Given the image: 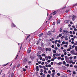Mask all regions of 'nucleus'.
Returning a JSON list of instances; mask_svg holds the SVG:
<instances>
[{"mask_svg": "<svg viewBox=\"0 0 77 77\" xmlns=\"http://www.w3.org/2000/svg\"><path fill=\"white\" fill-rule=\"evenodd\" d=\"M73 74H74V75L75 74H76L75 72L73 71Z\"/></svg>", "mask_w": 77, "mask_h": 77, "instance_id": "de8ad7c7", "label": "nucleus"}, {"mask_svg": "<svg viewBox=\"0 0 77 77\" xmlns=\"http://www.w3.org/2000/svg\"><path fill=\"white\" fill-rule=\"evenodd\" d=\"M14 75V73H12L11 75V77H13Z\"/></svg>", "mask_w": 77, "mask_h": 77, "instance_id": "c85d7f7f", "label": "nucleus"}, {"mask_svg": "<svg viewBox=\"0 0 77 77\" xmlns=\"http://www.w3.org/2000/svg\"><path fill=\"white\" fill-rule=\"evenodd\" d=\"M60 20H58L57 22V24H60Z\"/></svg>", "mask_w": 77, "mask_h": 77, "instance_id": "f8f14e48", "label": "nucleus"}, {"mask_svg": "<svg viewBox=\"0 0 77 77\" xmlns=\"http://www.w3.org/2000/svg\"><path fill=\"white\" fill-rule=\"evenodd\" d=\"M75 68L77 69V66H74Z\"/></svg>", "mask_w": 77, "mask_h": 77, "instance_id": "6e6d98bb", "label": "nucleus"}, {"mask_svg": "<svg viewBox=\"0 0 77 77\" xmlns=\"http://www.w3.org/2000/svg\"><path fill=\"white\" fill-rule=\"evenodd\" d=\"M31 50H32V48L31 47H29L28 49V53H30V51H31Z\"/></svg>", "mask_w": 77, "mask_h": 77, "instance_id": "7ed1b4c3", "label": "nucleus"}, {"mask_svg": "<svg viewBox=\"0 0 77 77\" xmlns=\"http://www.w3.org/2000/svg\"><path fill=\"white\" fill-rule=\"evenodd\" d=\"M55 24H56V23L55 22H54L52 25H55Z\"/></svg>", "mask_w": 77, "mask_h": 77, "instance_id": "bf43d9fd", "label": "nucleus"}, {"mask_svg": "<svg viewBox=\"0 0 77 77\" xmlns=\"http://www.w3.org/2000/svg\"><path fill=\"white\" fill-rule=\"evenodd\" d=\"M60 32H62V28H60Z\"/></svg>", "mask_w": 77, "mask_h": 77, "instance_id": "aec40b11", "label": "nucleus"}, {"mask_svg": "<svg viewBox=\"0 0 77 77\" xmlns=\"http://www.w3.org/2000/svg\"><path fill=\"white\" fill-rule=\"evenodd\" d=\"M70 53L72 54H74V55L75 52V51H74L72 50V51H71Z\"/></svg>", "mask_w": 77, "mask_h": 77, "instance_id": "39448f33", "label": "nucleus"}, {"mask_svg": "<svg viewBox=\"0 0 77 77\" xmlns=\"http://www.w3.org/2000/svg\"><path fill=\"white\" fill-rule=\"evenodd\" d=\"M58 36L59 38H60L62 36V34H59L58 35Z\"/></svg>", "mask_w": 77, "mask_h": 77, "instance_id": "7c9ffc66", "label": "nucleus"}, {"mask_svg": "<svg viewBox=\"0 0 77 77\" xmlns=\"http://www.w3.org/2000/svg\"><path fill=\"white\" fill-rule=\"evenodd\" d=\"M45 59H46V60H48V56H46L45 57Z\"/></svg>", "mask_w": 77, "mask_h": 77, "instance_id": "dca6fc26", "label": "nucleus"}, {"mask_svg": "<svg viewBox=\"0 0 77 77\" xmlns=\"http://www.w3.org/2000/svg\"><path fill=\"white\" fill-rule=\"evenodd\" d=\"M27 58H26L24 59L23 60V62H27Z\"/></svg>", "mask_w": 77, "mask_h": 77, "instance_id": "1a4fd4ad", "label": "nucleus"}, {"mask_svg": "<svg viewBox=\"0 0 77 77\" xmlns=\"http://www.w3.org/2000/svg\"><path fill=\"white\" fill-rule=\"evenodd\" d=\"M47 34L48 35H51V32H48Z\"/></svg>", "mask_w": 77, "mask_h": 77, "instance_id": "4be33fe9", "label": "nucleus"}, {"mask_svg": "<svg viewBox=\"0 0 77 77\" xmlns=\"http://www.w3.org/2000/svg\"><path fill=\"white\" fill-rule=\"evenodd\" d=\"M53 52L54 53H56V51L55 50H54L53 51Z\"/></svg>", "mask_w": 77, "mask_h": 77, "instance_id": "b1692460", "label": "nucleus"}, {"mask_svg": "<svg viewBox=\"0 0 77 77\" xmlns=\"http://www.w3.org/2000/svg\"><path fill=\"white\" fill-rule=\"evenodd\" d=\"M61 60H64V58H63V57L61 59Z\"/></svg>", "mask_w": 77, "mask_h": 77, "instance_id": "e2e57ef3", "label": "nucleus"}, {"mask_svg": "<svg viewBox=\"0 0 77 77\" xmlns=\"http://www.w3.org/2000/svg\"><path fill=\"white\" fill-rule=\"evenodd\" d=\"M38 66L39 67V68H42V66L41 65H39Z\"/></svg>", "mask_w": 77, "mask_h": 77, "instance_id": "4d7b16f0", "label": "nucleus"}, {"mask_svg": "<svg viewBox=\"0 0 77 77\" xmlns=\"http://www.w3.org/2000/svg\"><path fill=\"white\" fill-rule=\"evenodd\" d=\"M75 50L76 51H77V46L75 47Z\"/></svg>", "mask_w": 77, "mask_h": 77, "instance_id": "5fc2aeb1", "label": "nucleus"}, {"mask_svg": "<svg viewBox=\"0 0 77 77\" xmlns=\"http://www.w3.org/2000/svg\"><path fill=\"white\" fill-rule=\"evenodd\" d=\"M54 58H52L51 60V61H54Z\"/></svg>", "mask_w": 77, "mask_h": 77, "instance_id": "0e129e2a", "label": "nucleus"}, {"mask_svg": "<svg viewBox=\"0 0 77 77\" xmlns=\"http://www.w3.org/2000/svg\"><path fill=\"white\" fill-rule=\"evenodd\" d=\"M67 55L68 56H71V54H67Z\"/></svg>", "mask_w": 77, "mask_h": 77, "instance_id": "052dcab7", "label": "nucleus"}, {"mask_svg": "<svg viewBox=\"0 0 77 77\" xmlns=\"http://www.w3.org/2000/svg\"><path fill=\"white\" fill-rule=\"evenodd\" d=\"M64 55H65V56H66V54H67V53H66V52H65L64 53Z\"/></svg>", "mask_w": 77, "mask_h": 77, "instance_id": "864d4df0", "label": "nucleus"}, {"mask_svg": "<svg viewBox=\"0 0 77 77\" xmlns=\"http://www.w3.org/2000/svg\"><path fill=\"white\" fill-rule=\"evenodd\" d=\"M76 58H77V57H76V56H75L74 57L73 59H76Z\"/></svg>", "mask_w": 77, "mask_h": 77, "instance_id": "37998d69", "label": "nucleus"}, {"mask_svg": "<svg viewBox=\"0 0 77 77\" xmlns=\"http://www.w3.org/2000/svg\"><path fill=\"white\" fill-rule=\"evenodd\" d=\"M23 71H26V69H25V68H23Z\"/></svg>", "mask_w": 77, "mask_h": 77, "instance_id": "f704fd0d", "label": "nucleus"}, {"mask_svg": "<svg viewBox=\"0 0 77 77\" xmlns=\"http://www.w3.org/2000/svg\"><path fill=\"white\" fill-rule=\"evenodd\" d=\"M30 36V35H29L28 36H27L26 37V39H28V38H29Z\"/></svg>", "mask_w": 77, "mask_h": 77, "instance_id": "2f4dec72", "label": "nucleus"}, {"mask_svg": "<svg viewBox=\"0 0 77 77\" xmlns=\"http://www.w3.org/2000/svg\"><path fill=\"white\" fill-rule=\"evenodd\" d=\"M66 37L65 38V40H66V41H67V40H68V38H67L68 36H66Z\"/></svg>", "mask_w": 77, "mask_h": 77, "instance_id": "cd10ccee", "label": "nucleus"}, {"mask_svg": "<svg viewBox=\"0 0 77 77\" xmlns=\"http://www.w3.org/2000/svg\"><path fill=\"white\" fill-rule=\"evenodd\" d=\"M56 56H60V54H57H57H56Z\"/></svg>", "mask_w": 77, "mask_h": 77, "instance_id": "e433bc0d", "label": "nucleus"}, {"mask_svg": "<svg viewBox=\"0 0 77 77\" xmlns=\"http://www.w3.org/2000/svg\"><path fill=\"white\" fill-rule=\"evenodd\" d=\"M65 42L64 41H63L62 42V44H65Z\"/></svg>", "mask_w": 77, "mask_h": 77, "instance_id": "338daca9", "label": "nucleus"}, {"mask_svg": "<svg viewBox=\"0 0 77 77\" xmlns=\"http://www.w3.org/2000/svg\"><path fill=\"white\" fill-rule=\"evenodd\" d=\"M42 77H45V74H43L42 76Z\"/></svg>", "mask_w": 77, "mask_h": 77, "instance_id": "5701e85b", "label": "nucleus"}, {"mask_svg": "<svg viewBox=\"0 0 77 77\" xmlns=\"http://www.w3.org/2000/svg\"><path fill=\"white\" fill-rule=\"evenodd\" d=\"M48 66L50 68V67H51V65L49 64V65H48Z\"/></svg>", "mask_w": 77, "mask_h": 77, "instance_id": "13d9d810", "label": "nucleus"}, {"mask_svg": "<svg viewBox=\"0 0 77 77\" xmlns=\"http://www.w3.org/2000/svg\"><path fill=\"white\" fill-rule=\"evenodd\" d=\"M52 48H54V45H52L51 46Z\"/></svg>", "mask_w": 77, "mask_h": 77, "instance_id": "603ef678", "label": "nucleus"}, {"mask_svg": "<svg viewBox=\"0 0 77 77\" xmlns=\"http://www.w3.org/2000/svg\"><path fill=\"white\" fill-rule=\"evenodd\" d=\"M46 51H51V48H46L45 49Z\"/></svg>", "mask_w": 77, "mask_h": 77, "instance_id": "20e7f679", "label": "nucleus"}, {"mask_svg": "<svg viewBox=\"0 0 77 77\" xmlns=\"http://www.w3.org/2000/svg\"><path fill=\"white\" fill-rule=\"evenodd\" d=\"M55 50H57L58 49V48H57V47H55Z\"/></svg>", "mask_w": 77, "mask_h": 77, "instance_id": "58836bf2", "label": "nucleus"}, {"mask_svg": "<svg viewBox=\"0 0 77 77\" xmlns=\"http://www.w3.org/2000/svg\"><path fill=\"white\" fill-rule=\"evenodd\" d=\"M69 22V20H65L64 21L65 23H68Z\"/></svg>", "mask_w": 77, "mask_h": 77, "instance_id": "423d86ee", "label": "nucleus"}, {"mask_svg": "<svg viewBox=\"0 0 77 77\" xmlns=\"http://www.w3.org/2000/svg\"><path fill=\"white\" fill-rule=\"evenodd\" d=\"M10 72H11V70H10L8 72V74H9Z\"/></svg>", "mask_w": 77, "mask_h": 77, "instance_id": "09e8293b", "label": "nucleus"}, {"mask_svg": "<svg viewBox=\"0 0 77 77\" xmlns=\"http://www.w3.org/2000/svg\"><path fill=\"white\" fill-rule=\"evenodd\" d=\"M52 72H55V70L53 69V70H52Z\"/></svg>", "mask_w": 77, "mask_h": 77, "instance_id": "774afa93", "label": "nucleus"}, {"mask_svg": "<svg viewBox=\"0 0 77 77\" xmlns=\"http://www.w3.org/2000/svg\"><path fill=\"white\" fill-rule=\"evenodd\" d=\"M55 74V73H53L51 74V75L52 76V77H54V75Z\"/></svg>", "mask_w": 77, "mask_h": 77, "instance_id": "a211bd4d", "label": "nucleus"}, {"mask_svg": "<svg viewBox=\"0 0 77 77\" xmlns=\"http://www.w3.org/2000/svg\"><path fill=\"white\" fill-rule=\"evenodd\" d=\"M36 71H38L39 70V67L38 66H37L36 67Z\"/></svg>", "mask_w": 77, "mask_h": 77, "instance_id": "6e6552de", "label": "nucleus"}, {"mask_svg": "<svg viewBox=\"0 0 77 77\" xmlns=\"http://www.w3.org/2000/svg\"><path fill=\"white\" fill-rule=\"evenodd\" d=\"M42 56H44V57H45V54H42Z\"/></svg>", "mask_w": 77, "mask_h": 77, "instance_id": "72a5a7b5", "label": "nucleus"}, {"mask_svg": "<svg viewBox=\"0 0 77 77\" xmlns=\"http://www.w3.org/2000/svg\"><path fill=\"white\" fill-rule=\"evenodd\" d=\"M67 51H70V49H69V48H68L67 49Z\"/></svg>", "mask_w": 77, "mask_h": 77, "instance_id": "4c0bfd02", "label": "nucleus"}, {"mask_svg": "<svg viewBox=\"0 0 77 77\" xmlns=\"http://www.w3.org/2000/svg\"><path fill=\"white\" fill-rule=\"evenodd\" d=\"M47 62H48V63H50V62H51V60H48Z\"/></svg>", "mask_w": 77, "mask_h": 77, "instance_id": "a19ab883", "label": "nucleus"}, {"mask_svg": "<svg viewBox=\"0 0 77 77\" xmlns=\"http://www.w3.org/2000/svg\"><path fill=\"white\" fill-rule=\"evenodd\" d=\"M6 75H5V74H4L2 76V77H5Z\"/></svg>", "mask_w": 77, "mask_h": 77, "instance_id": "69168bd1", "label": "nucleus"}, {"mask_svg": "<svg viewBox=\"0 0 77 77\" xmlns=\"http://www.w3.org/2000/svg\"><path fill=\"white\" fill-rule=\"evenodd\" d=\"M42 60V61H45V58H43Z\"/></svg>", "mask_w": 77, "mask_h": 77, "instance_id": "8fccbe9b", "label": "nucleus"}, {"mask_svg": "<svg viewBox=\"0 0 77 77\" xmlns=\"http://www.w3.org/2000/svg\"><path fill=\"white\" fill-rule=\"evenodd\" d=\"M63 64L64 65H65V64H66V62H65V61H64L63 63Z\"/></svg>", "mask_w": 77, "mask_h": 77, "instance_id": "bb28decb", "label": "nucleus"}, {"mask_svg": "<svg viewBox=\"0 0 77 77\" xmlns=\"http://www.w3.org/2000/svg\"><path fill=\"white\" fill-rule=\"evenodd\" d=\"M57 46L58 47H60V44H57Z\"/></svg>", "mask_w": 77, "mask_h": 77, "instance_id": "a18cd8bd", "label": "nucleus"}, {"mask_svg": "<svg viewBox=\"0 0 77 77\" xmlns=\"http://www.w3.org/2000/svg\"><path fill=\"white\" fill-rule=\"evenodd\" d=\"M75 18H76V16L73 15L72 17V20L73 21H74V20H75V19H75Z\"/></svg>", "mask_w": 77, "mask_h": 77, "instance_id": "f03ea898", "label": "nucleus"}, {"mask_svg": "<svg viewBox=\"0 0 77 77\" xmlns=\"http://www.w3.org/2000/svg\"><path fill=\"white\" fill-rule=\"evenodd\" d=\"M39 41H38L37 42L36 44L37 45H38V44H39Z\"/></svg>", "mask_w": 77, "mask_h": 77, "instance_id": "412c9836", "label": "nucleus"}, {"mask_svg": "<svg viewBox=\"0 0 77 77\" xmlns=\"http://www.w3.org/2000/svg\"><path fill=\"white\" fill-rule=\"evenodd\" d=\"M43 35V33H42L40 34H39L38 35V36L39 37H41V36H42Z\"/></svg>", "mask_w": 77, "mask_h": 77, "instance_id": "ddd939ff", "label": "nucleus"}, {"mask_svg": "<svg viewBox=\"0 0 77 77\" xmlns=\"http://www.w3.org/2000/svg\"><path fill=\"white\" fill-rule=\"evenodd\" d=\"M58 59L59 60V59H61V57H58Z\"/></svg>", "mask_w": 77, "mask_h": 77, "instance_id": "c9c22d12", "label": "nucleus"}, {"mask_svg": "<svg viewBox=\"0 0 77 77\" xmlns=\"http://www.w3.org/2000/svg\"><path fill=\"white\" fill-rule=\"evenodd\" d=\"M58 65H62V62H60L59 63H57Z\"/></svg>", "mask_w": 77, "mask_h": 77, "instance_id": "f3484780", "label": "nucleus"}, {"mask_svg": "<svg viewBox=\"0 0 77 77\" xmlns=\"http://www.w3.org/2000/svg\"><path fill=\"white\" fill-rule=\"evenodd\" d=\"M63 33L64 34H66V35H68V31H65V30H63Z\"/></svg>", "mask_w": 77, "mask_h": 77, "instance_id": "f257e3e1", "label": "nucleus"}, {"mask_svg": "<svg viewBox=\"0 0 77 77\" xmlns=\"http://www.w3.org/2000/svg\"><path fill=\"white\" fill-rule=\"evenodd\" d=\"M15 66H14L13 67V69H15Z\"/></svg>", "mask_w": 77, "mask_h": 77, "instance_id": "79ce46f5", "label": "nucleus"}, {"mask_svg": "<svg viewBox=\"0 0 77 77\" xmlns=\"http://www.w3.org/2000/svg\"><path fill=\"white\" fill-rule=\"evenodd\" d=\"M72 60H70V61H69V63H72Z\"/></svg>", "mask_w": 77, "mask_h": 77, "instance_id": "c756f323", "label": "nucleus"}, {"mask_svg": "<svg viewBox=\"0 0 77 77\" xmlns=\"http://www.w3.org/2000/svg\"><path fill=\"white\" fill-rule=\"evenodd\" d=\"M68 12H69V10H67L66 11V13H68Z\"/></svg>", "mask_w": 77, "mask_h": 77, "instance_id": "473e14b6", "label": "nucleus"}, {"mask_svg": "<svg viewBox=\"0 0 77 77\" xmlns=\"http://www.w3.org/2000/svg\"><path fill=\"white\" fill-rule=\"evenodd\" d=\"M53 14L54 15H56L57 14V11H54L53 12V13L51 14V15H52V14Z\"/></svg>", "mask_w": 77, "mask_h": 77, "instance_id": "0eeeda50", "label": "nucleus"}, {"mask_svg": "<svg viewBox=\"0 0 77 77\" xmlns=\"http://www.w3.org/2000/svg\"><path fill=\"white\" fill-rule=\"evenodd\" d=\"M41 51H39L37 53V56H39V55L41 53Z\"/></svg>", "mask_w": 77, "mask_h": 77, "instance_id": "9d476101", "label": "nucleus"}, {"mask_svg": "<svg viewBox=\"0 0 77 77\" xmlns=\"http://www.w3.org/2000/svg\"><path fill=\"white\" fill-rule=\"evenodd\" d=\"M11 27H15V25L13 23L12 24Z\"/></svg>", "mask_w": 77, "mask_h": 77, "instance_id": "4468645a", "label": "nucleus"}, {"mask_svg": "<svg viewBox=\"0 0 77 77\" xmlns=\"http://www.w3.org/2000/svg\"><path fill=\"white\" fill-rule=\"evenodd\" d=\"M41 47H44V45L42 44H41Z\"/></svg>", "mask_w": 77, "mask_h": 77, "instance_id": "3c124183", "label": "nucleus"}, {"mask_svg": "<svg viewBox=\"0 0 77 77\" xmlns=\"http://www.w3.org/2000/svg\"><path fill=\"white\" fill-rule=\"evenodd\" d=\"M65 57L66 59V60L68 59V57H67V56H65Z\"/></svg>", "mask_w": 77, "mask_h": 77, "instance_id": "ea45409f", "label": "nucleus"}, {"mask_svg": "<svg viewBox=\"0 0 77 77\" xmlns=\"http://www.w3.org/2000/svg\"><path fill=\"white\" fill-rule=\"evenodd\" d=\"M40 72H43V69H40Z\"/></svg>", "mask_w": 77, "mask_h": 77, "instance_id": "a878e982", "label": "nucleus"}, {"mask_svg": "<svg viewBox=\"0 0 77 77\" xmlns=\"http://www.w3.org/2000/svg\"><path fill=\"white\" fill-rule=\"evenodd\" d=\"M51 18H52V16H51L48 19L49 20H51Z\"/></svg>", "mask_w": 77, "mask_h": 77, "instance_id": "393cba45", "label": "nucleus"}, {"mask_svg": "<svg viewBox=\"0 0 77 77\" xmlns=\"http://www.w3.org/2000/svg\"><path fill=\"white\" fill-rule=\"evenodd\" d=\"M56 54H53V57H54V59H56L57 58H56Z\"/></svg>", "mask_w": 77, "mask_h": 77, "instance_id": "9b49d317", "label": "nucleus"}, {"mask_svg": "<svg viewBox=\"0 0 77 77\" xmlns=\"http://www.w3.org/2000/svg\"><path fill=\"white\" fill-rule=\"evenodd\" d=\"M57 75H58V76H60V74L59 73H58L57 74Z\"/></svg>", "mask_w": 77, "mask_h": 77, "instance_id": "49530a36", "label": "nucleus"}, {"mask_svg": "<svg viewBox=\"0 0 77 77\" xmlns=\"http://www.w3.org/2000/svg\"><path fill=\"white\" fill-rule=\"evenodd\" d=\"M61 57H64V55H63V54H62V55H61Z\"/></svg>", "mask_w": 77, "mask_h": 77, "instance_id": "c03bdc74", "label": "nucleus"}, {"mask_svg": "<svg viewBox=\"0 0 77 77\" xmlns=\"http://www.w3.org/2000/svg\"><path fill=\"white\" fill-rule=\"evenodd\" d=\"M47 77H50V75H49V74H48Z\"/></svg>", "mask_w": 77, "mask_h": 77, "instance_id": "680f3d73", "label": "nucleus"}, {"mask_svg": "<svg viewBox=\"0 0 77 77\" xmlns=\"http://www.w3.org/2000/svg\"><path fill=\"white\" fill-rule=\"evenodd\" d=\"M44 74H46V73H47V72L46 70H44Z\"/></svg>", "mask_w": 77, "mask_h": 77, "instance_id": "6ab92c4d", "label": "nucleus"}, {"mask_svg": "<svg viewBox=\"0 0 77 77\" xmlns=\"http://www.w3.org/2000/svg\"><path fill=\"white\" fill-rule=\"evenodd\" d=\"M9 64V63H7L6 64H4V65H3V66H7V65H8Z\"/></svg>", "mask_w": 77, "mask_h": 77, "instance_id": "2eb2a0df", "label": "nucleus"}]
</instances>
